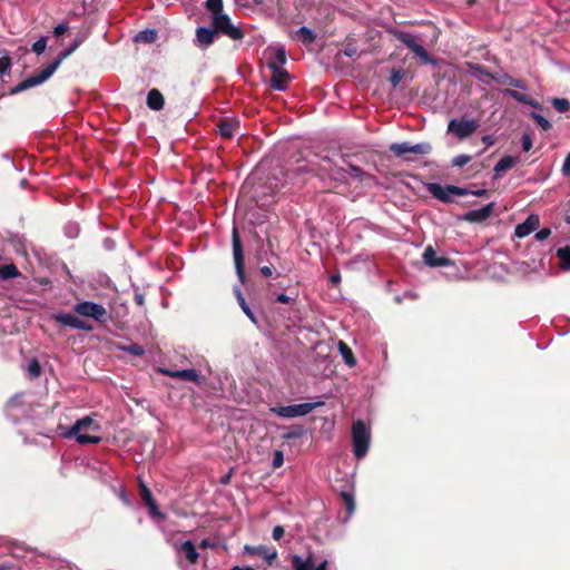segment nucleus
<instances>
[{"instance_id":"obj_1","label":"nucleus","mask_w":570,"mask_h":570,"mask_svg":"<svg viewBox=\"0 0 570 570\" xmlns=\"http://www.w3.org/2000/svg\"><path fill=\"white\" fill-rule=\"evenodd\" d=\"M81 42H82L81 38L75 39L73 42L69 46V48L66 49L63 52H61L55 61H52L49 66H47L45 69L40 70L39 72H37V73L32 75L31 77L24 79L23 81L19 82L17 86H14L10 90V94L16 95V94H19L21 91H24L27 89H30L32 87L43 83L46 80H48L55 73V71L58 69L60 63L78 49V47L81 45Z\"/></svg>"},{"instance_id":"obj_2","label":"nucleus","mask_w":570,"mask_h":570,"mask_svg":"<svg viewBox=\"0 0 570 570\" xmlns=\"http://www.w3.org/2000/svg\"><path fill=\"white\" fill-rule=\"evenodd\" d=\"M100 424L96 421V415H88L79 419L75 424L62 432L67 439H75L79 444H98L101 441L99 435Z\"/></svg>"},{"instance_id":"obj_3","label":"nucleus","mask_w":570,"mask_h":570,"mask_svg":"<svg viewBox=\"0 0 570 570\" xmlns=\"http://www.w3.org/2000/svg\"><path fill=\"white\" fill-rule=\"evenodd\" d=\"M207 9L212 12L213 26L233 40H238L244 37L243 31L230 22L227 14L223 12V0H207Z\"/></svg>"},{"instance_id":"obj_4","label":"nucleus","mask_w":570,"mask_h":570,"mask_svg":"<svg viewBox=\"0 0 570 570\" xmlns=\"http://www.w3.org/2000/svg\"><path fill=\"white\" fill-rule=\"evenodd\" d=\"M352 441L355 456L357 459L364 458L370 448L371 433L361 420L355 421L352 425Z\"/></svg>"},{"instance_id":"obj_5","label":"nucleus","mask_w":570,"mask_h":570,"mask_svg":"<svg viewBox=\"0 0 570 570\" xmlns=\"http://www.w3.org/2000/svg\"><path fill=\"white\" fill-rule=\"evenodd\" d=\"M390 150L397 157H403L407 161L415 160V155H428L432 147L429 142L411 144L409 141L394 142Z\"/></svg>"},{"instance_id":"obj_6","label":"nucleus","mask_w":570,"mask_h":570,"mask_svg":"<svg viewBox=\"0 0 570 570\" xmlns=\"http://www.w3.org/2000/svg\"><path fill=\"white\" fill-rule=\"evenodd\" d=\"M323 404H324L323 402L299 403V404H293V405L272 407L271 411L281 417L294 419V417L307 415L315 407L322 406Z\"/></svg>"},{"instance_id":"obj_7","label":"nucleus","mask_w":570,"mask_h":570,"mask_svg":"<svg viewBox=\"0 0 570 570\" xmlns=\"http://www.w3.org/2000/svg\"><path fill=\"white\" fill-rule=\"evenodd\" d=\"M426 188L434 198L444 203L451 202L452 196H464L468 194V190L464 188H460L456 186L443 187L442 185L436 183L428 184Z\"/></svg>"},{"instance_id":"obj_8","label":"nucleus","mask_w":570,"mask_h":570,"mask_svg":"<svg viewBox=\"0 0 570 570\" xmlns=\"http://www.w3.org/2000/svg\"><path fill=\"white\" fill-rule=\"evenodd\" d=\"M479 127V122L471 118L452 119L449 122L448 130L458 138L464 139L471 136Z\"/></svg>"},{"instance_id":"obj_9","label":"nucleus","mask_w":570,"mask_h":570,"mask_svg":"<svg viewBox=\"0 0 570 570\" xmlns=\"http://www.w3.org/2000/svg\"><path fill=\"white\" fill-rule=\"evenodd\" d=\"M75 312L97 322H105L107 317V311L102 305L89 301L78 303L75 306Z\"/></svg>"},{"instance_id":"obj_10","label":"nucleus","mask_w":570,"mask_h":570,"mask_svg":"<svg viewBox=\"0 0 570 570\" xmlns=\"http://www.w3.org/2000/svg\"><path fill=\"white\" fill-rule=\"evenodd\" d=\"M53 318L56 322H58L61 325L76 328V330H82V331H92V326L88 324L87 322L78 318L76 315L70 313H59L53 315Z\"/></svg>"},{"instance_id":"obj_11","label":"nucleus","mask_w":570,"mask_h":570,"mask_svg":"<svg viewBox=\"0 0 570 570\" xmlns=\"http://www.w3.org/2000/svg\"><path fill=\"white\" fill-rule=\"evenodd\" d=\"M233 255L235 262V268L240 282H244V256L240 238L237 229H233Z\"/></svg>"},{"instance_id":"obj_12","label":"nucleus","mask_w":570,"mask_h":570,"mask_svg":"<svg viewBox=\"0 0 570 570\" xmlns=\"http://www.w3.org/2000/svg\"><path fill=\"white\" fill-rule=\"evenodd\" d=\"M292 563L294 570H335V569H328V561L323 560L317 566H315L312 556H308L307 558H302L299 556H293Z\"/></svg>"},{"instance_id":"obj_13","label":"nucleus","mask_w":570,"mask_h":570,"mask_svg":"<svg viewBox=\"0 0 570 570\" xmlns=\"http://www.w3.org/2000/svg\"><path fill=\"white\" fill-rule=\"evenodd\" d=\"M474 70H475V75L476 76L484 75L487 77H490L492 80H494V81H497L499 83L510 85L512 87L520 88V89H524L525 88V86H524L522 80L513 79L512 77H510L507 73H495V75H492V73L485 71L481 66H476L474 68Z\"/></svg>"},{"instance_id":"obj_14","label":"nucleus","mask_w":570,"mask_h":570,"mask_svg":"<svg viewBox=\"0 0 570 570\" xmlns=\"http://www.w3.org/2000/svg\"><path fill=\"white\" fill-rule=\"evenodd\" d=\"M540 225V219L538 215H530L523 223L517 225L514 235L518 238H523L537 230Z\"/></svg>"},{"instance_id":"obj_15","label":"nucleus","mask_w":570,"mask_h":570,"mask_svg":"<svg viewBox=\"0 0 570 570\" xmlns=\"http://www.w3.org/2000/svg\"><path fill=\"white\" fill-rule=\"evenodd\" d=\"M267 53L271 56V59L267 61L269 69H284L286 52L283 47H272L267 50Z\"/></svg>"},{"instance_id":"obj_16","label":"nucleus","mask_w":570,"mask_h":570,"mask_svg":"<svg viewBox=\"0 0 570 570\" xmlns=\"http://www.w3.org/2000/svg\"><path fill=\"white\" fill-rule=\"evenodd\" d=\"M493 207H494V204L490 203L482 208L470 210L469 213L465 214L464 218H465V220L471 222V223H481L491 216V214L493 212Z\"/></svg>"},{"instance_id":"obj_17","label":"nucleus","mask_w":570,"mask_h":570,"mask_svg":"<svg viewBox=\"0 0 570 570\" xmlns=\"http://www.w3.org/2000/svg\"><path fill=\"white\" fill-rule=\"evenodd\" d=\"M246 553L249 554H258L262 556L268 564H272L273 561L277 558V551L275 549H269L265 546L250 547L245 546L244 548Z\"/></svg>"},{"instance_id":"obj_18","label":"nucleus","mask_w":570,"mask_h":570,"mask_svg":"<svg viewBox=\"0 0 570 570\" xmlns=\"http://www.w3.org/2000/svg\"><path fill=\"white\" fill-rule=\"evenodd\" d=\"M217 31L218 30H216V28L214 30L209 29V28H205V27L197 28L196 41H197L198 46L205 47V48L210 46L215 41V36H216Z\"/></svg>"},{"instance_id":"obj_19","label":"nucleus","mask_w":570,"mask_h":570,"mask_svg":"<svg viewBox=\"0 0 570 570\" xmlns=\"http://www.w3.org/2000/svg\"><path fill=\"white\" fill-rule=\"evenodd\" d=\"M273 71L271 78V87L276 90H285L288 82V73L285 69H271Z\"/></svg>"},{"instance_id":"obj_20","label":"nucleus","mask_w":570,"mask_h":570,"mask_svg":"<svg viewBox=\"0 0 570 570\" xmlns=\"http://www.w3.org/2000/svg\"><path fill=\"white\" fill-rule=\"evenodd\" d=\"M423 261L428 266L431 267L446 266L450 264L448 258L438 257L435 250L431 246L424 249Z\"/></svg>"},{"instance_id":"obj_21","label":"nucleus","mask_w":570,"mask_h":570,"mask_svg":"<svg viewBox=\"0 0 570 570\" xmlns=\"http://www.w3.org/2000/svg\"><path fill=\"white\" fill-rule=\"evenodd\" d=\"M219 134L225 138H232L239 129V121L227 119L218 125Z\"/></svg>"},{"instance_id":"obj_22","label":"nucleus","mask_w":570,"mask_h":570,"mask_svg":"<svg viewBox=\"0 0 570 570\" xmlns=\"http://www.w3.org/2000/svg\"><path fill=\"white\" fill-rule=\"evenodd\" d=\"M165 104L161 92L157 89H151L147 96V106L153 110L163 109Z\"/></svg>"},{"instance_id":"obj_23","label":"nucleus","mask_w":570,"mask_h":570,"mask_svg":"<svg viewBox=\"0 0 570 570\" xmlns=\"http://www.w3.org/2000/svg\"><path fill=\"white\" fill-rule=\"evenodd\" d=\"M180 551L185 554V558L189 563H196L198 560V553L196 551V547L191 541H185L180 546Z\"/></svg>"},{"instance_id":"obj_24","label":"nucleus","mask_w":570,"mask_h":570,"mask_svg":"<svg viewBox=\"0 0 570 570\" xmlns=\"http://www.w3.org/2000/svg\"><path fill=\"white\" fill-rule=\"evenodd\" d=\"M348 175H351L352 177L357 178L360 181H362V183H364L366 185H371L375 180L373 176H371L367 173H364L361 168H358V167H356L354 165H351L348 167Z\"/></svg>"},{"instance_id":"obj_25","label":"nucleus","mask_w":570,"mask_h":570,"mask_svg":"<svg viewBox=\"0 0 570 570\" xmlns=\"http://www.w3.org/2000/svg\"><path fill=\"white\" fill-rule=\"evenodd\" d=\"M337 346H338V351H340L344 362L348 366H354L356 364V360L352 353V350L347 346V344L344 343L343 341H340Z\"/></svg>"},{"instance_id":"obj_26","label":"nucleus","mask_w":570,"mask_h":570,"mask_svg":"<svg viewBox=\"0 0 570 570\" xmlns=\"http://www.w3.org/2000/svg\"><path fill=\"white\" fill-rule=\"evenodd\" d=\"M518 158L517 157H513V156H504L502 157L494 166V171L497 174H500L502 171H505L510 168H512L515 163H517Z\"/></svg>"},{"instance_id":"obj_27","label":"nucleus","mask_w":570,"mask_h":570,"mask_svg":"<svg viewBox=\"0 0 570 570\" xmlns=\"http://www.w3.org/2000/svg\"><path fill=\"white\" fill-rule=\"evenodd\" d=\"M236 293V297H237V302L240 306V308L243 309V312L247 315V317L254 323V324H257V318L256 316L254 315V313L252 312L250 307L248 306V304L246 303L242 292L239 288H237L235 291Z\"/></svg>"},{"instance_id":"obj_28","label":"nucleus","mask_w":570,"mask_h":570,"mask_svg":"<svg viewBox=\"0 0 570 570\" xmlns=\"http://www.w3.org/2000/svg\"><path fill=\"white\" fill-rule=\"evenodd\" d=\"M557 256L560 261L562 269L570 271V247L564 246L557 250Z\"/></svg>"},{"instance_id":"obj_29","label":"nucleus","mask_w":570,"mask_h":570,"mask_svg":"<svg viewBox=\"0 0 570 570\" xmlns=\"http://www.w3.org/2000/svg\"><path fill=\"white\" fill-rule=\"evenodd\" d=\"M296 36L305 45L312 43L315 39L314 32L311 29H308L307 27H301L296 31Z\"/></svg>"},{"instance_id":"obj_30","label":"nucleus","mask_w":570,"mask_h":570,"mask_svg":"<svg viewBox=\"0 0 570 570\" xmlns=\"http://www.w3.org/2000/svg\"><path fill=\"white\" fill-rule=\"evenodd\" d=\"M180 380L191 381L197 384L203 383V377L193 368L180 370Z\"/></svg>"},{"instance_id":"obj_31","label":"nucleus","mask_w":570,"mask_h":570,"mask_svg":"<svg viewBox=\"0 0 570 570\" xmlns=\"http://www.w3.org/2000/svg\"><path fill=\"white\" fill-rule=\"evenodd\" d=\"M18 275H19V272L14 265L7 264V265L0 266V277L2 279L13 278V277H17Z\"/></svg>"},{"instance_id":"obj_32","label":"nucleus","mask_w":570,"mask_h":570,"mask_svg":"<svg viewBox=\"0 0 570 570\" xmlns=\"http://www.w3.org/2000/svg\"><path fill=\"white\" fill-rule=\"evenodd\" d=\"M157 33L155 30H145L136 35L135 41L137 42H153L155 41Z\"/></svg>"},{"instance_id":"obj_33","label":"nucleus","mask_w":570,"mask_h":570,"mask_svg":"<svg viewBox=\"0 0 570 570\" xmlns=\"http://www.w3.org/2000/svg\"><path fill=\"white\" fill-rule=\"evenodd\" d=\"M399 40L402 41L411 51L415 49V47L419 45L414 37L410 33L401 32L399 35Z\"/></svg>"},{"instance_id":"obj_34","label":"nucleus","mask_w":570,"mask_h":570,"mask_svg":"<svg viewBox=\"0 0 570 570\" xmlns=\"http://www.w3.org/2000/svg\"><path fill=\"white\" fill-rule=\"evenodd\" d=\"M412 52L425 63L433 62L432 58L429 56L426 50L421 45H417Z\"/></svg>"},{"instance_id":"obj_35","label":"nucleus","mask_w":570,"mask_h":570,"mask_svg":"<svg viewBox=\"0 0 570 570\" xmlns=\"http://www.w3.org/2000/svg\"><path fill=\"white\" fill-rule=\"evenodd\" d=\"M552 106L559 111V112H566L570 108V102L567 99L563 98H556L552 101Z\"/></svg>"},{"instance_id":"obj_36","label":"nucleus","mask_w":570,"mask_h":570,"mask_svg":"<svg viewBox=\"0 0 570 570\" xmlns=\"http://www.w3.org/2000/svg\"><path fill=\"white\" fill-rule=\"evenodd\" d=\"M342 499H343V502L348 511V514H352L355 510V503H354V499H353L352 494H350L347 492H343Z\"/></svg>"},{"instance_id":"obj_37","label":"nucleus","mask_w":570,"mask_h":570,"mask_svg":"<svg viewBox=\"0 0 570 570\" xmlns=\"http://www.w3.org/2000/svg\"><path fill=\"white\" fill-rule=\"evenodd\" d=\"M47 48V39L45 37L39 38L33 45H32V51L37 55H41L45 52Z\"/></svg>"},{"instance_id":"obj_38","label":"nucleus","mask_w":570,"mask_h":570,"mask_svg":"<svg viewBox=\"0 0 570 570\" xmlns=\"http://www.w3.org/2000/svg\"><path fill=\"white\" fill-rule=\"evenodd\" d=\"M532 118L537 121V124L543 129V130H548L550 129L551 127V124L548 119H546L543 116H541L540 114H535V112H532L531 114Z\"/></svg>"},{"instance_id":"obj_39","label":"nucleus","mask_w":570,"mask_h":570,"mask_svg":"<svg viewBox=\"0 0 570 570\" xmlns=\"http://www.w3.org/2000/svg\"><path fill=\"white\" fill-rule=\"evenodd\" d=\"M403 78V72L401 70L393 69L390 76V82L393 87L399 86Z\"/></svg>"},{"instance_id":"obj_40","label":"nucleus","mask_w":570,"mask_h":570,"mask_svg":"<svg viewBox=\"0 0 570 570\" xmlns=\"http://www.w3.org/2000/svg\"><path fill=\"white\" fill-rule=\"evenodd\" d=\"M507 94L520 102L530 104L528 96H525L523 94H520L515 90H507Z\"/></svg>"},{"instance_id":"obj_41","label":"nucleus","mask_w":570,"mask_h":570,"mask_svg":"<svg viewBox=\"0 0 570 570\" xmlns=\"http://www.w3.org/2000/svg\"><path fill=\"white\" fill-rule=\"evenodd\" d=\"M11 68V60L9 57L4 56L0 58V75H4Z\"/></svg>"},{"instance_id":"obj_42","label":"nucleus","mask_w":570,"mask_h":570,"mask_svg":"<svg viewBox=\"0 0 570 570\" xmlns=\"http://www.w3.org/2000/svg\"><path fill=\"white\" fill-rule=\"evenodd\" d=\"M470 160H471L470 156L459 155L452 160V164H453V166L462 167V166L466 165Z\"/></svg>"},{"instance_id":"obj_43","label":"nucleus","mask_w":570,"mask_h":570,"mask_svg":"<svg viewBox=\"0 0 570 570\" xmlns=\"http://www.w3.org/2000/svg\"><path fill=\"white\" fill-rule=\"evenodd\" d=\"M283 462H284V455H283V452L277 450L274 452V458H273V468L277 469V468H281L283 465Z\"/></svg>"},{"instance_id":"obj_44","label":"nucleus","mask_w":570,"mask_h":570,"mask_svg":"<svg viewBox=\"0 0 570 570\" xmlns=\"http://www.w3.org/2000/svg\"><path fill=\"white\" fill-rule=\"evenodd\" d=\"M28 371L32 376H39L40 365L37 360H32L28 365Z\"/></svg>"},{"instance_id":"obj_45","label":"nucleus","mask_w":570,"mask_h":570,"mask_svg":"<svg viewBox=\"0 0 570 570\" xmlns=\"http://www.w3.org/2000/svg\"><path fill=\"white\" fill-rule=\"evenodd\" d=\"M147 507H148V509H149V513H150V515H151V517H159V518H163V514H161V513H160V511L158 510V507H157V504H156L155 500H154V501H151V502H149V503L147 504Z\"/></svg>"},{"instance_id":"obj_46","label":"nucleus","mask_w":570,"mask_h":570,"mask_svg":"<svg viewBox=\"0 0 570 570\" xmlns=\"http://www.w3.org/2000/svg\"><path fill=\"white\" fill-rule=\"evenodd\" d=\"M532 148V139L529 135L524 134L522 136V150L529 151Z\"/></svg>"},{"instance_id":"obj_47","label":"nucleus","mask_w":570,"mask_h":570,"mask_svg":"<svg viewBox=\"0 0 570 570\" xmlns=\"http://www.w3.org/2000/svg\"><path fill=\"white\" fill-rule=\"evenodd\" d=\"M551 235V230L549 228H542L535 234L537 240H544Z\"/></svg>"},{"instance_id":"obj_48","label":"nucleus","mask_w":570,"mask_h":570,"mask_svg":"<svg viewBox=\"0 0 570 570\" xmlns=\"http://www.w3.org/2000/svg\"><path fill=\"white\" fill-rule=\"evenodd\" d=\"M284 533H285L284 528L282 525H276L273 529L272 535H273L274 540L278 541V540H281L283 538Z\"/></svg>"},{"instance_id":"obj_49","label":"nucleus","mask_w":570,"mask_h":570,"mask_svg":"<svg viewBox=\"0 0 570 570\" xmlns=\"http://www.w3.org/2000/svg\"><path fill=\"white\" fill-rule=\"evenodd\" d=\"M141 495H142V500L145 501L146 504L154 501L151 492L145 485L141 488Z\"/></svg>"},{"instance_id":"obj_50","label":"nucleus","mask_w":570,"mask_h":570,"mask_svg":"<svg viewBox=\"0 0 570 570\" xmlns=\"http://www.w3.org/2000/svg\"><path fill=\"white\" fill-rule=\"evenodd\" d=\"M562 175L568 177L570 176V153L568 154V156L566 157L564 161H563V165H562Z\"/></svg>"},{"instance_id":"obj_51","label":"nucleus","mask_w":570,"mask_h":570,"mask_svg":"<svg viewBox=\"0 0 570 570\" xmlns=\"http://www.w3.org/2000/svg\"><path fill=\"white\" fill-rule=\"evenodd\" d=\"M128 352L132 355L141 356L145 351L140 345L134 344L128 347Z\"/></svg>"},{"instance_id":"obj_52","label":"nucleus","mask_w":570,"mask_h":570,"mask_svg":"<svg viewBox=\"0 0 570 570\" xmlns=\"http://www.w3.org/2000/svg\"><path fill=\"white\" fill-rule=\"evenodd\" d=\"M68 30V26L66 23H60L53 29V35L57 37L62 36Z\"/></svg>"},{"instance_id":"obj_53","label":"nucleus","mask_w":570,"mask_h":570,"mask_svg":"<svg viewBox=\"0 0 570 570\" xmlns=\"http://www.w3.org/2000/svg\"><path fill=\"white\" fill-rule=\"evenodd\" d=\"M292 301H293V298L287 296L286 294H278L276 296V302L282 303V304H288Z\"/></svg>"},{"instance_id":"obj_54","label":"nucleus","mask_w":570,"mask_h":570,"mask_svg":"<svg viewBox=\"0 0 570 570\" xmlns=\"http://www.w3.org/2000/svg\"><path fill=\"white\" fill-rule=\"evenodd\" d=\"M161 372L173 379H180V370L171 371V370H161Z\"/></svg>"},{"instance_id":"obj_55","label":"nucleus","mask_w":570,"mask_h":570,"mask_svg":"<svg viewBox=\"0 0 570 570\" xmlns=\"http://www.w3.org/2000/svg\"><path fill=\"white\" fill-rule=\"evenodd\" d=\"M67 234L70 236V237H73V236H77L78 234V226L76 225H71L67 228Z\"/></svg>"},{"instance_id":"obj_56","label":"nucleus","mask_w":570,"mask_h":570,"mask_svg":"<svg viewBox=\"0 0 570 570\" xmlns=\"http://www.w3.org/2000/svg\"><path fill=\"white\" fill-rule=\"evenodd\" d=\"M261 273H262L264 276L269 277V276H272L273 271H272V268H271L269 266H263V267L261 268Z\"/></svg>"},{"instance_id":"obj_57","label":"nucleus","mask_w":570,"mask_h":570,"mask_svg":"<svg viewBox=\"0 0 570 570\" xmlns=\"http://www.w3.org/2000/svg\"><path fill=\"white\" fill-rule=\"evenodd\" d=\"M471 194L476 197H483L488 194V191L485 189H478V190L471 191Z\"/></svg>"},{"instance_id":"obj_58","label":"nucleus","mask_w":570,"mask_h":570,"mask_svg":"<svg viewBox=\"0 0 570 570\" xmlns=\"http://www.w3.org/2000/svg\"><path fill=\"white\" fill-rule=\"evenodd\" d=\"M483 142L487 145H492L494 142L493 138L491 136H484L482 138Z\"/></svg>"},{"instance_id":"obj_59","label":"nucleus","mask_w":570,"mask_h":570,"mask_svg":"<svg viewBox=\"0 0 570 570\" xmlns=\"http://www.w3.org/2000/svg\"><path fill=\"white\" fill-rule=\"evenodd\" d=\"M331 282L334 283V284L338 283L340 282V275H332L331 276Z\"/></svg>"},{"instance_id":"obj_60","label":"nucleus","mask_w":570,"mask_h":570,"mask_svg":"<svg viewBox=\"0 0 570 570\" xmlns=\"http://www.w3.org/2000/svg\"><path fill=\"white\" fill-rule=\"evenodd\" d=\"M297 435H298L297 433H287L284 435V439L289 440V439L296 438Z\"/></svg>"},{"instance_id":"obj_61","label":"nucleus","mask_w":570,"mask_h":570,"mask_svg":"<svg viewBox=\"0 0 570 570\" xmlns=\"http://www.w3.org/2000/svg\"><path fill=\"white\" fill-rule=\"evenodd\" d=\"M232 570H255V569H253V568H250V567H244V568H242V567H237V566H236V567H234Z\"/></svg>"},{"instance_id":"obj_62","label":"nucleus","mask_w":570,"mask_h":570,"mask_svg":"<svg viewBox=\"0 0 570 570\" xmlns=\"http://www.w3.org/2000/svg\"><path fill=\"white\" fill-rule=\"evenodd\" d=\"M208 546H209V543H208L207 540H203L202 543H200V547H204V548H206Z\"/></svg>"},{"instance_id":"obj_63","label":"nucleus","mask_w":570,"mask_h":570,"mask_svg":"<svg viewBox=\"0 0 570 570\" xmlns=\"http://www.w3.org/2000/svg\"><path fill=\"white\" fill-rule=\"evenodd\" d=\"M142 301H144V299H142V296H137V302H138L139 304H142Z\"/></svg>"}]
</instances>
